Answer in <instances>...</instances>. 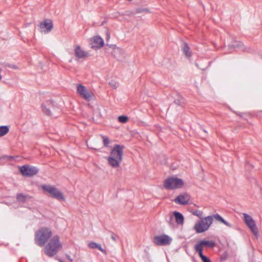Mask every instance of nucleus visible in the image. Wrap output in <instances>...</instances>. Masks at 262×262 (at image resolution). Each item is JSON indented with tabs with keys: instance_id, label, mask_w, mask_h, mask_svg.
Returning a JSON list of instances; mask_svg holds the SVG:
<instances>
[{
	"instance_id": "obj_25",
	"label": "nucleus",
	"mask_w": 262,
	"mask_h": 262,
	"mask_svg": "<svg viewBox=\"0 0 262 262\" xmlns=\"http://www.w3.org/2000/svg\"><path fill=\"white\" fill-rule=\"evenodd\" d=\"M193 214L200 218H202L201 216L202 215V212L200 210H196L195 211L193 212Z\"/></svg>"
},
{
	"instance_id": "obj_20",
	"label": "nucleus",
	"mask_w": 262,
	"mask_h": 262,
	"mask_svg": "<svg viewBox=\"0 0 262 262\" xmlns=\"http://www.w3.org/2000/svg\"><path fill=\"white\" fill-rule=\"evenodd\" d=\"M9 128L8 126H0V137L4 136L9 132Z\"/></svg>"
},
{
	"instance_id": "obj_22",
	"label": "nucleus",
	"mask_w": 262,
	"mask_h": 262,
	"mask_svg": "<svg viewBox=\"0 0 262 262\" xmlns=\"http://www.w3.org/2000/svg\"><path fill=\"white\" fill-rule=\"evenodd\" d=\"M118 120L119 122L122 123H125L128 121V117L126 116H120L118 117Z\"/></svg>"
},
{
	"instance_id": "obj_16",
	"label": "nucleus",
	"mask_w": 262,
	"mask_h": 262,
	"mask_svg": "<svg viewBox=\"0 0 262 262\" xmlns=\"http://www.w3.org/2000/svg\"><path fill=\"white\" fill-rule=\"evenodd\" d=\"M74 54L77 59L84 58L89 56L88 52L82 50L79 46L75 47Z\"/></svg>"
},
{
	"instance_id": "obj_4",
	"label": "nucleus",
	"mask_w": 262,
	"mask_h": 262,
	"mask_svg": "<svg viewBox=\"0 0 262 262\" xmlns=\"http://www.w3.org/2000/svg\"><path fill=\"white\" fill-rule=\"evenodd\" d=\"M52 235L51 230L47 227H42L37 230L35 234V243L43 247Z\"/></svg>"
},
{
	"instance_id": "obj_12",
	"label": "nucleus",
	"mask_w": 262,
	"mask_h": 262,
	"mask_svg": "<svg viewBox=\"0 0 262 262\" xmlns=\"http://www.w3.org/2000/svg\"><path fill=\"white\" fill-rule=\"evenodd\" d=\"M39 26L41 31L45 33L50 32L53 28L52 21L50 19H46L45 21L41 22Z\"/></svg>"
},
{
	"instance_id": "obj_15",
	"label": "nucleus",
	"mask_w": 262,
	"mask_h": 262,
	"mask_svg": "<svg viewBox=\"0 0 262 262\" xmlns=\"http://www.w3.org/2000/svg\"><path fill=\"white\" fill-rule=\"evenodd\" d=\"M91 45L93 49H98L103 46V39L99 36H95L91 39Z\"/></svg>"
},
{
	"instance_id": "obj_33",
	"label": "nucleus",
	"mask_w": 262,
	"mask_h": 262,
	"mask_svg": "<svg viewBox=\"0 0 262 262\" xmlns=\"http://www.w3.org/2000/svg\"><path fill=\"white\" fill-rule=\"evenodd\" d=\"M12 68H14V69H16V66H14V67H13Z\"/></svg>"
},
{
	"instance_id": "obj_9",
	"label": "nucleus",
	"mask_w": 262,
	"mask_h": 262,
	"mask_svg": "<svg viewBox=\"0 0 262 262\" xmlns=\"http://www.w3.org/2000/svg\"><path fill=\"white\" fill-rule=\"evenodd\" d=\"M243 215L244 217V222L246 225L249 228L253 234L257 236L258 232L255 221L250 215L246 213H243Z\"/></svg>"
},
{
	"instance_id": "obj_13",
	"label": "nucleus",
	"mask_w": 262,
	"mask_h": 262,
	"mask_svg": "<svg viewBox=\"0 0 262 262\" xmlns=\"http://www.w3.org/2000/svg\"><path fill=\"white\" fill-rule=\"evenodd\" d=\"M190 198V196L187 193H183L176 198L174 202L180 205H185L189 203Z\"/></svg>"
},
{
	"instance_id": "obj_14",
	"label": "nucleus",
	"mask_w": 262,
	"mask_h": 262,
	"mask_svg": "<svg viewBox=\"0 0 262 262\" xmlns=\"http://www.w3.org/2000/svg\"><path fill=\"white\" fill-rule=\"evenodd\" d=\"M42 111L47 116H51L50 109L54 108V104L52 101L48 100L45 103L41 104Z\"/></svg>"
},
{
	"instance_id": "obj_5",
	"label": "nucleus",
	"mask_w": 262,
	"mask_h": 262,
	"mask_svg": "<svg viewBox=\"0 0 262 262\" xmlns=\"http://www.w3.org/2000/svg\"><path fill=\"white\" fill-rule=\"evenodd\" d=\"M183 185L182 180L174 177L167 179L164 182V187L167 189H174L181 188Z\"/></svg>"
},
{
	"instance_id": "obj_21",
	"label": "nucleus",
	"mask_w": 262,
	"mask_h": 262,
	"mask_svg": "<svg viewBox=\"0 0 262 262\" xmlns=\"http://www.w3.org/2000/svg\"><path fill=\"white\" fill-rule=\"evenodd\" d=\"M203 262H211L210 259L203 254L202 252H197Z\"/></svg>"
},
{
	"instance_id": "obj_6",
	"label": "nucleus",
	"mask_w": 262,
	"mask_h": 262,
	"mask_svg": "<svg viewBox=\"0 0 262 262\" xmlns=\"http://www.w3.org/2000/svg\"><path fill=\"white\" fill-rule=\"evenodd\" d=\"M77 94L87 101H90L95 98L94 94L82 84H78L77 87Z\"/></svg>"
},
{
	"instance_id": "obj_27",
	"label": "nucleus",
	"mask_w": 262,
	"mask_h": 262,
	"mask_svg": "<svg viewBox=\"0 0 262 262\" xmlns=\"http://www.w3.org/2000/svg\"><path fill=\"white\" fill-rule=\"evenodd\" d=\"M173 215H170L169 216V220L167 221L168 222V223L170 225H172L173 224Z\"/></svg>"
},
{
	"instance_id": "obj_32",
	"label": "nucleus",
	"mask_w": 262,
	"mask_h": 262,
	"mask_svg": "<svg viewBox=\"0 0 262 262\" xmlns=\"http://www.w3.org/2000/svg\"><path fill=\"white\" fill-rule=\"evenodd\" d=\"M142 11H143H143H146H146H148V10L147 9H143V10H142Z\"/></svg>"
},
{
	"instance_id": "obj_19",
	"label": "nucleus",
	"mask_w": 262,
	"mask_h": 262,
	"mask_svg": "<svg viewBox=\"0 0 262 262\" xmlns=\"http://www.w3.org/2000/svg\"><path fill=\"white\" fill-rule=\"evenodd\" d=\"M182 50L187 57L189 58L191 56L192 54L190 49L187 43L185 42L183 43Z\"/></svg>"
},
{
	"instance_id": "obj_7",
	"label": "nucleus",
	"mask_w": 262,
	"mask_h": 262,
	"mask_svg": "<svg viewBox=\"0 0 262 262\" xmlns=\"http://www.w3.org/2000/svg\"><path fill=\"white\" fill-rule=\"evenodd\" d=\"M42 189L48 192L54 199L60 201L64 200L63 194L56 187L50 185H45L42 186Z\"/></svg>"
},
{
	"instance_id": "obj_23",
	"label": "nucleus",
	"mask_w": 262,
	"mask_h": 262,
	"mask_svg": "<svg viewBox=\"0 0 262 262\" xmlns=\"http://www.w3.org/2000/svg\"><path fill=\"white\" fill-rule=\"evenodd\" d=\"M103 139V145L105 147H108L110 143L109 138L107 136H102Z\"/></svg>"
},
{
	"instance_id": "obj_29",
	"label": "nucleus",
	"mask_w": 262,
	"mask_h": 262,
	"mask_svg": "<svg viewBox=\"0 0 262 262\" xmlns=\"http://www.w3.org/2000/svg\"><path fill=\"white\" fill-rule=\"evenodd\" d=\"M117 236L114 234V233L112 234V236H111V238L115 242H116L117 241Z\"/></svg>"
},
{
	"instance_id": "obj_8",
	"label": "nucleus",
	"mask_w": 262,
	"mask_h": 262,
	"mask_svg": "<svg viewBox=\"0 0 262 262\" xmlns=\"http://www.w3.org/2000/svg\"><path fill=\"white\" fill-rule=\"evenodd\" d=\"M19 169L23 176L28 177L33 176L38 172L37 167L30 165H24L19 167Z\"/></svg>"
},
{
	"instance_id": "obj_11",
	"label": "nucleus",
	"mask_w": 262,
	"mask_h": 262,
	"mask_svg": "<svg viewBox=\"0 0 262 262\" xmlns=\"http://www.w3.org/2000/svg\"><path fill=\"white\" fill-rule=\"evenodd\" d=\"M172 239L166 234L156 236L154 237L153 242L158 246H166L169 245Z\"/></svg>"
},
{
	"instance_id": "obj_2",
	"label": "nucleus",
	"mask_w": 262,
	"mask_h": 262,
	"mask_svg": "<svg viewBox=\"0 0 262 262\" xmlns=\"http://www.w3.org/2000/svg\"><path fill=\"white\" fill-rule=\"evenodd\" d=\"M124 146L119 144H116L110 152L107 161L110 165L113 168L119 167L123 159V149Z\"/></svg>"
},
{
	"instance_id": "obj_18",
	"label": "nucleus",
	"mask_w": 262,
	"mask_h": 262,
	"mask_svg": "<svg viewBox=\"0 0 262 262\" xmlns=\"http://www.w3.org/2000/svg\"><path fill=\"white\" fill-rule=\"evenodd\" d=\"M32 197L28 194L18 193L16 195L17 201L20 203H25L29 201Z\"/></svg>"
},
{
	"instance_id": "obj_17",
	"label": "nucleus",
	"mask_w": 262,
	"mask_h": 262,
	"mask_svg": "<svg viewBox=\"0 0 262 262\" xmlns=\"http://www.w3.org/2000/svg\"><path fill=\"white\" fill-rule=\"evenodd\" d=\"M173 215L177 224L182 225L184 224V219L182 213L178 211H174Z\"/></svg>"
},
{
	"instance_id": "obj_28",
	"label": "nucleus",
	"mask_w": 262,
	"mask_h": 262,
	"mask_svg": "<svg viewBox=\"0 0 262 262\" xmlns=\"http://www.w3.org/2000/svg\"><path fill=\"white\" fill-rule=\"evenodd\" d=\"M97 248L100 251H102V252L106 253V251L101 247V246L100 245L98 244Z\"/></svg>"
},
{
	"instance_id": "obj_31",
	"label": "nucleus",
	"mask_w": 262,
	"mask_h": 262,
	"mask_svg": "<svg viewBox=\"0 0 262 262\" xmlns=\"http://www.w3.org/2000/svg\"><path fill=\"white\" fill-rule=\"evenodd\" d=\"M234 47H238L240 46L239 44L234 45H233Z\"/></svg>"
},
{
	"instance_id": "obj_34",
	"label": "nucleus",
	"mask_w": 262,
	"mask_h": 262,
	"mask_svg": "<svg viewBox=\"0 0 262 262\" xmlns=\"http://www.w3.org/2000/svg\"><path fill=\"white\" fill-rule=\"evenodd\" d=\"M59 262H63V261L61 259H59Z\"/></svg>"
},
{
	"instance_id": "obj_26",
	"label": "nucleus",
	"mask_w": 262,
	"mask_h": 262,
	"mask_svg": "<svg viewBox=\"0 0 262 262\" xmlns=\"http://www.w3.org/2000/svg\"><path fill=\"white\" fill-rule=\"evenodd\" d=\"M109 85L114 89H117V83L115 81H111L109 82Z\"/></svg>"
},
{
	"instance_id": "obj_3",
	"label": "nucleus",
	"mask_w": 262,
	"mask_h": 262,
	"mask_svg": "<svg viewBox=\"0 0 262 262\" xmlns=\"http://www.w3.org/2000/svg\"><path fill=\"white\" fill-rule=\"evenodd\" d=\"M62 245L59 241V238L56 235L53 236L45 246L44 253L49 257L54 256L61 248Z\"/></svg>"
},
{
	"instance_id": "obj_24",
	"label": "nucleus",
	"mask_w": 262,
	"mask_h": 262,
	"mask_svg": "<svg viewBox=\"0 0 262 262\" xmlns=\"http://www.w3.org/2000/svg\"><path fill=\"white\" fill-rule=\"evenodd\" d=\"M98 244L95 242H91L88 244V247L91 249H95L97 247Z\"/></svg>"
},
{
	"instance_id": "obj_30",
	"label": "nucleus",
	"mask_w": 262,
	"mask_h": 262,
	"mask_svg": "<svg viewBox=\"0 0 262 262\" xmlns=\"http://www.w3.org/2000/svg\"><path fill=\"white\" fill-rule=\"evenodd\" d=\"M67 258L71 261H72V259L71 258V257L69 255H66Z\"/></svg>"
},
{
	"instance_id": "obj_1",
	"label": "nucleus",
	"mask_w": 262,
	"mask_h": 262,
	"mask_svg": "<svg viewBox=\"0 0 262 262\" xmlns=\"http://www.w3.org/2000/svg\"><path fill=\"white\" fill-rule=\"evenodd\" d=\"M213 218L216 221L224 224L228 227H232V225L229 222L226 221L220 215L216 214L213 216H208L205 217L201 218L200 221L198 222L194 225L193 229L197 233H203L207 231L213 222Z\"/></svg>"
},
{
	"instance_id": "obj_10",
	"label": "nucleus",
	"mask_w": 262,
	"mask_h": 262,
	"mask_svg": "<svg viewBox=\"0 0 262 262\" xmlns=\"http://www.w3.org/2000/svg\"><path fill=\"white\" fill-rule=\"evenodd\" d=\"M215 245V242L212 241H199L195 245L194 249L195 252H203V248L207 247L213 248Z\"/></svg>"
}]
</instances>
